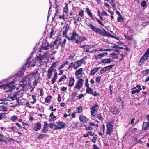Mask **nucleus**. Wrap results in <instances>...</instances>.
I'll return each mask as SVG.
<instances>
[{"instance_id": "1", "label": "nucleus", "mask_w": 149, "mask_h": 149, "mask_svg": "<svg viewBox=\"0 0 149 149\" xmlns=\"http://www.w3.org/2000/svg\"><path fill=\"white\" fill-rule=\"evenodd\" d=\"M86 24L87 26L89 27L93 31L101 36L104 37H111L114 39H115L116 38V36L111 35L110 33L107 31L103 28V30H102L99 28L96 27L89 22H86Z\"/></svg>"}, {"instance_id": "2", "label": "nucleus", "mask_w": 149, "mask_h": 149, "mask_svg": "<svg viewBox=\"0 0 149 149\" xmlns=\"http://www.w3.org/2000/svg\"><path fill=\"white\" fill-rule=\"evenodd\" d=\"M36 74V73L33 72L30 73L26 75L21 81L20 82L21 83L19 84V86L23 88H26L28 86L29 87L31 84V79Z\"/></svg>"}, {"instance_id": "3", "label": "nucleus", "mask_w": 149, "mask_h": 149, "mask_svg": "<svg viewBox=\"0 0 149 149\" xmlns=\"http://www.w3.org/2000/svg\"><path fill=\"white\" fill-rule=\"evenodd\" d=\"M36 74V73L33 72L30 73L26 75L21 81L20 82L21 83L19 84V86L23 88H26L28 86L29 87L31 84V79Z\"/></svg>"}, {"instance_id": "4", "label": "nucleus", "mask_w": 149, "mask_h": 149, "mask_svg": "<svg viewBox=\"0 0 149 149\" xmlns=\"http://www.w3.org/2000/svg\"><path fill=\"white\" fill-rule=\"evenodd\" d=\"M114 121L112 119L111 120L109 121L107 123L106 125L107 127L106 135H109L111 136L113 131V127L114 125Z\"/></svg>"}, {"instance_id": "5", "label": "nucleus", "mask_w": 149, "mask_h": 149, "mask_svg": "<svg viewBox=\"0 0 149 149\" xmlns=\"http://www.w3.org/2000/svg\"><path fill=\"white\" fill-rule=\"evenodd\" d=\"M15 87L14 85V81H12L9 82V83H6L5 84H2L0 85V88L3 89L4 90L10 88L11 89L8 90L7 92H10L12 89H13Z\"/></svg>"}, {"instance_id": "6", "label": "nucleus", "mask_w": 149, "mask_h": 149, "mask_svg": "<svg viewBox=\"0 0 149 149\" xmlns=\"http://www.w3.org/2000/svg\"><path fill=\"white\" fill-rule=\"evenodd\" d=\"M70 35L65 36V37L68 40L72 41H75V42L76 40H77L79 34L77 33V31L76 30H74L73 31L72 33H70Z\"/></svg>"}, {"instance_id": "7", "label": "nucleus", "mask_w": 149, "mask_h": 149, "mask_svg": "<svg viewBox=\"0 0 149 149\" xmlns=\"http://www.w3.org/2000/svg\"><path fill=\"white\" fill-rule=\"evenodd\" d=\"M149 58V48H147L146 52L141 57L139 63V65L144 63V61H147Z\"/></svg>"}, {"instance_id": "8", "label": "nucleus", "mask_w": 149, "mask_h": 149, "mask_svg": "<svg viewBox=\"0 0 149 149\" xmlns=\"http://www.w3.org/2000/svg\"><path fill=\"white\" fill-rule=\"evenodd\" d=\"M47 57V54H44L42 55L40 54L38 56L35 58L36 60L40 64H42L45 62V58Z\"/></svg>"}, {"instance_id": "9", "label": "nucleus", "mask_w": 149, "mask_h": 149, "mask_svg": "<svg viewBox=\"0 0 149 149\" xmlns=\"http://www.w3.org/2000/svg\"><path fill=\"white\" fill-rule=\"evenodd\" d=\"M86 11H87V14L93 20H94L95 18L94 17L93 15L92 14V13L91 11L88 8H86ZM95 19L97 21L99 24L103 26H104V24L102 23V22L99 20L98 18L95 17Z\"/></svg>"}, {"instance_id": "10", "label": "nucleus", "mask_w": 149, "mask_h": 149, "mask_svg": "<svg viewBox=\"0 0 149 149\" xmlns=\"http://www.w3.org/2000/svg\"><path fill=\"white\" fill-rule=\"evenodd\" d=\"M98 107V104L96 103L93 105L90 108V112L91 115L93 117L96 116V113L97 111V107Z\"/></svg>"}, {"instance_id": "11", "label": "nucleus", "mask_w": 149, "mask_h": 149, "mask_svg": "<svg viewBox=\"0 0 149 149\" xmlns=\"http://www.w3.org/2000/svg\"><path fill=\"white\" fill-rule=\"evenodd\" d=\"M56 130L61 129H64L66 125L65 123H63L59 120L56 122Z\"/></svg>"}, {"instance_id": "12", "label": "nucleus", "mask_w": 149, "mask_h": 149, "mask_svg": "<svg viewBox=\"0 0 149 149\" xmlns=\"http://www.w3.org/2000/svg\"><path fill=\"white\" fill-rule=\"evenodd\" d=\"M30 58H28L25 65L26 66H27L28 68H29V66L33 67L35 66L36 64V59H33L32 61H29Z\"/></svg>"}, {"instance_id": "13", "label": "nucleus", "mask_w": 149, "mask_h": 149, "mask_svg": "<svg viewBox=\"0 0 149 149\" xmlns=\"http://www.w3.org/2000/svg\"><path fill=\"white\" fill-rule=\"evenodd\" d=\"M87 58L86 56L84 57V58H81L80 60H77L76 61H75L74 63H75L76 70L81 65L84 63V62L85 61V60Z\"/></svg>"}, {"instance_id": "14", "label": "nucleus", "mask_w": 149, "mask_h": 149, "mask_svg": "<svg viewBox=\"0 0 149 149\" xmlns=\"http://www.w3.org/2000/svg\"><path fill=\"white\" fill-rule=\"evenodd\" d=\"M94 45H85L81 46L80 47L83 48L85 49V51L87 52H89L90 53H93L94 51H89V49L93 47Z\"/></svg>"}, {"instance_id": "15", "label": "nucleus", "mask_w": 149, "mask_h": 149, "mask_svg": "<svg viewBox=\"0 0 149 149\" xmlns=\"http://www.w3.org/2000/svg\"><path fill=\"white\" fill-rule=\"evenodd\" d=\"M84 81V80L83 79H80L79 80H78L75 86L74 87V88L80 89L82 86Z\"/></svg>"}, {"instance_id": "16", "label": "nucleus", "mask_w": 149, "mask_h": 149, "mask_svg": "<svg viewBox=\"0 0 149 149\" xmlns=\"http://www.w3.org/2000/svg\"><path fill=\"white\" fill-rule=\"evenodd\" d=\"M109 111L113 114H118L120 112L116 106L111 107L109 109Z\"/></svg>"}, {"instance_id": "17", "label": "nucleus", "mask_w": 149, "mask_h": 149, "mask_svg": "<svg viewBox=\"0 0 149 149\" xmlns=\"http://www.w3.org/2000/svg\"><path fill=\"white\" fill-rule=\"evenodd\" d=\"M87 39L86 37L83 36H80L79 35V36H78L77 40H76L75 43L77 44L80 43L86 40Z\"/></svg>"}, {"instance_id": "18", "label": "nucleus", "mask_w": 149, "mask_h": 149, "mask_svg": "<svg viewBox=\"0 0 149 149\" xmlns=\"http://www.w3.org/2000/svg\"><path fill=\"white\" fill-rule=\"evenodd\" d=\"M59 42L58 44V45L56 47V49H58V47L61 45V49L62 50H64V47L65 46V45L66 42V39L64 38L63 40V41L62 43H61V41L59 40Z\"/></svg>"}, {"instance_id": "19", "label": "nucleus", "mask_w": 149, "mask_h": 149, "mask_svg": "<svg viewBox=\"0 0 149 149\" xmlns=\"http://www.w3.org/2000/svg\"><path fill=\"white\" fill-rule=\"evenodd\" d=\"M78 122L76 123L74 122H72L69 123V127L72 130L75 129H78Z\"/></svg>"}, {"instance_id": "20", "label": "nucleus", "mask_w": 149, "mask_h": 149, "mask_svg": "<svg viewBox=\"0 0 149 149\" xmlns=\"http://www.w3.org/2000/svg\"><path fill=\"white\" fill-rule=\"evenodd\" d=\"M113 60L109 58L102 59L100 62V64H108L113 61Z\"/></svg>"}, {"instance_id": "21", "label": "nucleus", "mask_w": 149, "mask_h": 149, "mask_svg": "<svg viewBox=\"0 0 149 149\" xmlns=\"http://www.w3.org/2000/svg\"><path fill=\"white\" fill-rule=\"evenodd\" d=\"M41 127V123L39 122H37L33 127V130L35 131H37L40 129Z\"/></svg>"}, {"instance_id": "22", "label": "nucleus", "mask_w": 149, "mask_h": 149, "mask_svg": "<svg viewBox=\"0 0 149 149\" xmlns=\"http://www.w3.org/2000/svg\"><path fill=\"white\" fill-rule=\"evenodd\" d=\"M53 70L52 67H50L49 68L46 77V78L47 79H49L51 77L52 75Z\"/></svg>"}, {"instance_id": "23", "label": "nucleus", "mask_w": 149, "mask_h": 149, "mask_svg": "<svg viewBox=\"0 0 149 149\" xmlns=\"http://www.w3.org/2000/svg\"><path fill=\"white\" fill-rule=\"evenodd\" d=\"M79 119L80 120L84 123H86L88 120L87 118L83 115H81L79 116Z\"/></svg>"}, {"instance_id": "24", "label": "nucleus", "mask_w": 149, "mask_h": 149, "mask_svg": "<svg viewBox=\"0 0 149 149\" xmlns=\"http://www.w3.org/2000/svg\"><path fill=\"white\" fill-rule=\"evenodd\" d=\"M108 53L107 52H103L102 53L98 54V55L95 56V58L96 59H100L102 57L104 56L105 55H107Z\"/></svg>"}, {"instance_id": "25", "label": "nucleus", "mask_w": 149, "mask_h": 149, "mask_svg": "<svg viewBox=\"0 0 149 149\" xmlns=\"http://www.w3.org/2000/svg\"><path fill=\"white\" fill-rule=\"evenodd\" d=\"M142 129L143 130H146L148 129H149V122H143V126Z\"/></svg>"}, {"instance_id": "26", "label": "nucleus", "mask_w": 149, "mask_h": 149, "mask_svg": "<svg viewBox=\"0 0 149 149\" xmlns=\"http://www.w3.org/2000/svg\"><path fill=\"white\" fill-rule=\"evenodd\" d=\"M18 94L17 92L12 93L10 95V97L11 99V100H15V99H17V96Z\"/></svg>"}, {"instance_id": "27", "label": "nucleus", "mask_w": 149, "mask_h": 149, "mask_svg": "<svg viewBox=\"0 0 149 149\" xmlns=\"http://www.w3.org/2000/svg\"><path fill=\"white\" fill-rule=\"evenodd\" d=\"M48 135L46 134H41L38 135V137H37V139L38 140H40L41 139H43L44 137H48Z\"/></svg>"}, {"instance_id": "28", "label": "nucleus", "mask_w": 149, "mask_h": 149, "mask_svg": "<svg viewBox=\"0 0 149 149\" xmlns=\"http://www.w3.org/2000/svg\"><path fill=\"white\" fill-rule=\"evenodd\" d=\"M83 69L82 68H80L76 71L75 72V75L76 76H78L80 74H82Z\"/></svg>"}, {"instance_id": "29", "label": "nucleus", "mask_w": 149, "mask_h": 149, "mask_svg": "<svg viewBox=\"0 0 149 149\" xmlns=\"http://www.w3.org/2000/svg\"><path fill=\"white\" fill-rule=\"evenodd\" d=\"M75 80L73 78L71 77L70 79L68 86L70 87H72L74 84Z\"/></svg>"}, {"instance_id": "30", "label": "nucleus", "mask_w": 149, "mask_h": 149, "mask_svg": "<svg viewBox=\"0 0 149 149\" xmlns=\"http://www.w3.org/2000/svg\"><path fill=\"white\" fill-rule=\"evenodd\" d=\"M55 2L54 3L55 4V12L54 13V15H56L58 13V6L56 0H55Z\"/></svg>"}, {"instance_id": "31", "label": "nucleus", "mask_w": 149, "mask_h": 149, "mask_svg": "<svg viewBox=\"0 0 149 149\" xmlns=\"http://www.w3.org/2000/svg\"><path fill=\"white\" fill-rule=\"evenodd\" d=\"M57 77V74L56 72L53 75V78L51 80V83L52 84L54 83L55 81L56 80V79Z\"/></svg>"}, {"instance_id": "32", "label": "nucleus", "mask_w": 149, "mask_h": 149, "mask_svg": "<svg viewBox=\"0 0 149 149\" xmlns=\"http://www.w3.org/2000/svg\"><path fill=\"white\" fill-rule=\"evenodd\" d=\"M110 55L112 57V58L111 59L112 60L114 59H117L118 58V57L117 56V55H118V54H116L114 53H112L110 54Z\"/></svg>"}, {"instance_id": "33", "label": "nucleus", "mask_w": 149, "mask_h": 149, "mask_svg": "<svg viewBox=\"0 0 149 149\" xmlns=\"http://www.w3.org/2000/svg\"><path fill=\"white\" fill-rule=\"evenodd\" d=\"M35 79L34 80V82H33V85L34 86L33 87V88L32 89V90H33L35 86H36L37 84V83H38L39 82L38 81V79H39V77L38 76H37L36 77V79Z\"/></svg>"}, {"instance_id": "34", "label": "nucleus", "mask_w": 149, "mask_h": 149, "mask_svg": "<svg viewBox=\"0 0 149 149\" xmlns=\"http://www.w3.org/2000/svg\"><path fill=\"white\" fill-rule=\"evenodd\" d=\"M86 93L88 94H93V89H91L89 86L87 87L86 90Z\"/></svg>"}, {"instance_id": "35", "label": "nucleus", "mask_w": 149, "mask_h": 149, "mask_svg": "<svg viewBox=\"0 0 149 149\" xmlns=\"http://www.w3.org/2000/svg\"><path fill=\"white\" fill-rule=\"evenodd\" d=\"M59 40V39H56L54 41H52L50 44V46L51 48H52L56 45V42Z\"/></svg>"}, {"instance_id": "36", "label": "nucleus", "mask_w": 149, "mask_h": 149, "mask_svg": "<svg viewBox=\"0 0 149 149\" xmlns=\"http://www.w3.org/2000/svg\"><path fill=\"white\" fill-rule=\"evenodd\" d=\"M97 118L101 121H102L104 118H103L102 114L101 113L97 114L96 115Z\"/></svg>"}, {"instance_id": "37", "label": "nucleus", "mask_w": 149, "mask_h": 149, "mask_svg": "<svg viewBox=\"0 0 149 149\" xmlns=\"http://www.w3.org/2000/svg\"><path fill=\"white\" fill-rule=\"evenodd\" d=\"M51 31L50 33V38H52V35H54L56 33V31H54V27H52L51 28Z\"/></svg>"}, {"instance_id": "38", "label": "nucleus", "mask_w": 149, "mask_h": 149, "mask_svg": "<svg viewBox=\"0 0 149 149\" xmlns=\"http://www.w3.org/2000/svg\"><path fill=\"white\" fill-rule=\"evenodd\" d=\"M70 26H68V24H66V26L65 27V29L63 32V35L64 36H67L66 35L67 32Z\"/></svg>"}, {"instance_id": "39", "label": "nucleus", "mask_w": 149, "mask_h": 149, "mask_svg": "<svg viewBox=\"0 0 149 149\" xmlns=\"http://www.w3.org/2000/svg\"><path fill=\"white\" fill-rule=\"evenodd\" d=\"M124 19L126 20V19L125 18H123L121 15L118 17L117 21L118 22H124L123 20Z\"/></svg>"}, {"instance_id": "40", "label": "nucleus", "mask_w": 149, "mask_h": 149, "mask_svg": "<svg viewBox=\"0 0 149 149\" xmlns=\"http://www.w3.org/2000/svg\"><path fill=\"white\" fill-rule=\"evenodd\" d=\"M72 66L74 69L76 70V68L75 63H74L73 62H72L70 63L69 67L68 68V69H69L71 68H72Z\"/></svg>"}, {"instance_id": "41", "label": "nucleus", "mask_w": 149, "mask_h": 149, "mask_svg": "<svg viewBox=\"0 0 149 149\" xmlns=\"http://www.w3.org/2000/svg\"><path fill=\"white\" fill-rule=\"evenodd\" d=\"M56 125H55L53 123H51L49 124L48 125V126L49 127L52 129L53 130H55V126Z\"/></svg>"}, {"instance_id": "42", "label": "nucleus", "mask_w": 149, "mask_h": 149, "mask_svg": "<svg viewBox=\"0 0 149 149\" xmlns=\"http://www.w3.org/2000/svg\"><path fill=\"white\" fill-rule=\"evenodd\" d=\"M79 15L83 19L84 16V12L83 10L82 9L80 10V11L79 12Z\"/></svg>"}, {"instance_id": "43", "label": "nucleus", "mask_w": 149, "mask_h": 149, "mask_svg": "<svg viewBox=\"0 0 149 149\" xmlns=\"http://www.w3.org/2000/svg\"><path fill=\"white\" fill-rule=\"evenodd\" d=\"M115 0H111V1H109L110 2V3L112 5V6L114 8V10H115L116 8V5L114 3Z\"/></svg>"}, {"instance_id": "44", "label": "nucleus", "mask_w": 149, "mask_h": 149, "mask_svg": "<svg viewBox=\"0 0 149 149\" xmlns=\"http://www.w3.org/2000/svg\"><path fill=\"white\" fill-rule=\"evenodd\" d=\"M66 6L63 8V12H65L66 13H68V4L65 3Z\"/></svg>"}, {"instance_id": "45", "label": "nucleus", "mask_w": 149, "mask_h": 149, "mask_svg": "<svg viewBox=\"0 0 149 149\" xmlns=\"http://www.w3.org/2000/svg\"><path fill=\"white\" fill-rule=\"evenodd\" d=\"M83 110V107L81 106H79L78 107L76 111H77L76 113H80Z\"/></svg>"}, {"instance_id": "46", "label": "nucleus", "mask_w": 149, "mask_h": 149, "mask_svg": "<svg viewBox=\"0 0 149 149\" xmlns=\"http://www.w3.org/2000/svg\"><path fill=\"white\" fill-rule=\"evenodd\" d=\"M10 119L13 122H15L17 120V118L15 115H13L11 117Z\"/></svg>"}, {"instance_id": "47", "label": "nucleus", "mask_w": 149, "mask_h": 149, "mask_svg": "<svg viewBox=\"0 0 149 149\" xmlns=\"http://www.w3.org/2000/svg\"><path fill=\"white\" fill-rule=\"evenodd\" d=\"M124 37L127 38V40H133V36L132 35L131 36H128V35L125 34L124 35Z\"/></svg>"}, {"instance_id": "48", "label": "nucleus", "mask_w": 149, "mask_h": 149, "mask_svg": "<svg viewBox=\"0 0 149 149\" xmlns=\"http://www.w3.org/2000/svg\"><path fill=\"white\" fill-rule=\"evenodd\" d=\"M15 125L18 127L19 129H21L23 128L26 130H27V128L26 127H22L21 125L19 123H16Z\"/></svg>"}, {"instance_id": "49", "label": "nucleus", "mask_w": 149, "mask_h": 149, "mask_svg": "<svg viewBox=\"0 0 149 149\" xmlns=\"http://www.w3.org/2000/svg\"><path fill=\"white\" fill-rule=\"evenodd\" d=\"M67 78L65 74H63L62 76L61 77L58 81V82H60L63 80V79H65Z\"/></svg>"}, {"instance_id": "50", "label": "nucleus", "mask_w": 149, "mask_h": 149, "mask_svg": "<svg viewBox=\"0 0 149 149\" xmlns=\"http://www.w3.org/2000/svg\"><path fill=\"white\" fill-rule=\"evenodd\" d=\"M52 98V97L49 95L47 96L45 99V101L46 102L48 103L51 100Z\"/></svg>"}, {"instance_id": "51", "label": "nucleus", "mask_w": 149, "mask_h": 149, "mask_svg": "<svg viewBox=\"0 0 149 149\" xmlns=\"http://www.w3.org/2000/svg\"><path fill=\"white\" fill-rule=\"evenodd\" d=\"M114 64L111 65H109L105 67L107 71L108 70H109L111 69L114 66Z\"/></svg>"}, {"instance_id": "52", "label": "nucleus", "mask_w": 149, "mask_h": 149, "mask_svg": "<svg viewBox=\"0 0 149 149\" xmlns=\"http://www.w3.org/2000/svg\"><path fill=\"white\" fill-rule=\"evenodd\" d=\"M89 125L91 126H95V127L96 128H98L99 126L98 124H95L93 122L89 123Z\"/></svg>"}, {"instance_id": "53", "label": "nucleus", "mask_w": 149, "mask_h": 149, "mask_svg": "<svg viewBox=\"0 0 149 149\" xmlns=\"http://www.w3.org/2000/svg\"><path fill=\"white\" fill-rule=\"evenodd\" d=\"M107 71L106 68L105 67H104L102 68L100 70V74H102L104 73L105 72Z\"/></svg>"}, {"instance_id": "54", "label": "nucleus", "mask_w": 149, "mask_h": 149, "mask_svg": "<svg viewBox=\"0 0 149 149\" xmlns=\"http://www.w3.org/2000/svg\"><path fill=\"white\" fill-rule=\"evenodd\" d=\"M97 72V70L95 68L93 69L91 71L90 74L91 75H93L95 74Z\"/></svg>"}, {"instance_id": "55", "label": "nucleus", "mask_w": 149, "mask_h": 149, "mask_svg": "<svg viewBox=\"0 0 149 149\" xmlns=\"http://www.w3.org/2000/svg\"><path fill=\"white\" fill-rule=\"evenodd\" d=\"M118 102H121V104L123 106V104L124 101L122 100L120 96L117 99Z\"/></svg>"}, {"instance_id": "56", "label": "nucleus", "mask_w": 149, "mask_h": 149, "mask_svg": "<svg viewBox=\"0 0 149 149\" xmlns=\"http://www.w3.org/2000/svg\"><path fill=\"white\" fill-rule=\"evenodd\" d=\"M75 13L74 12L72 11H70V16H69V18H73L74 15H75Z\"/></svg>"}, {"instance_id": "57", "label": "nucleus", "mask_w": 149, "mask_h": 149, "mask_svg": "<svg viewBox=\"0 0 149 149\" xmlns=\"http://www.w3.org/2000/svg\"><path fill=\"white\" fill-rule=\"evenodd\" d=\"M147 5L146 2L145 0H143L141 3V6L144 7Z\"/></svg>"}, {"instance_id": "58", "label": "nucleus", "mask_w": 149, "mask_h": 149, "mask_svg": "<svg viewBox=\"0 0 149 149\" xmlns=\"http://www.w3.org/2000/svg\"><path fill=\"white\" fill-rule=\"evenodd\" d=\"M140 92L139 89H136L132 90L131 92V93L132 94H135L136 93H139Z\"/></svg>"}, {"instance_id": "59", "label": "nucleus", "mask_w": 149, "mask_h": 149, "mask_svg": "<svg viewBox=\"0 0 149 149\" xmlns=\"http://www.w3.org/2000/svg\"><path fill=\"white\" fill-rule=\"evenodd\" d=\"M56 119V117L55 116H52V117H51L49 119V120L50 122L54 121V120H55Z\"/></svg>"}, {"instance_id": "60", "label": "nucleus", "mask_w": 149, "mask_h": 149, "mask_svg": "<svg viewBox=\"0 0 149 149\" xmlns=\"http://www.w3.org/2000/svg\"><path fill=\"white\" fill-rule=\"evenodd\" d=\"M59 18L60 20H63L64 21L65 20V15L64 14H63V15H59Z\"/></svg>"}, {"instance_id": "61", "label": "nucleus", "mask_w": 149, "mask_h": 149, "mask_svg": "<svg viewBox=\"0 0 149 149\" xmlns=\"http://www.w3.org/2000/svg\"><path fill=\"white\" fill-rule=\"evenodd\" d=\"M3 143L5 144L7 143V141H6L5 140H4L2 139H0V144H2V143Z\"/></svg>"}, {"instance_id": "62", "label": "nucleus", "mask_w": 149, "mask_h": 149, "mask_svg": "<svg viewBox=\"0 0 149 149\" xmlns=\"http://www.w3.org/2000/svg\"><path fill=\"white\" fill-rule=\"evenodd\" d=\"M85 86L87 87H88L89 86V84L88 83V79H86L85 80Z\"/></svg>"}, {"instance_id": "63", "label": "nucleus", "mask_w": 149, "mask_h": 149, "mask_svg": "<svg viewBox=\"0 0 149 149\" xmlns=\"http://www.w3.org/2000/svg\"><path fill=\"white\" fill-rule=\"evenodd\" d=\"M113 86H111V85H110L109 86V93L111 95H112L113 94V88H112Z\"/></svg>"}, {"instance_id": "64", "label": "nucleus", "mask_w": 149, "mask_h": 149, "mask_svg": "<svg viewBox=\"0 0 149 149\" xmlns=\"http://www.w3.org/2000/svg\"><path fill=\"white\" fill-rule=\"evenodd\" d=\"M93 128L91 126L89 125V126L88 127H86L85 130H93Z\"/></svg>"}]
</instances>
